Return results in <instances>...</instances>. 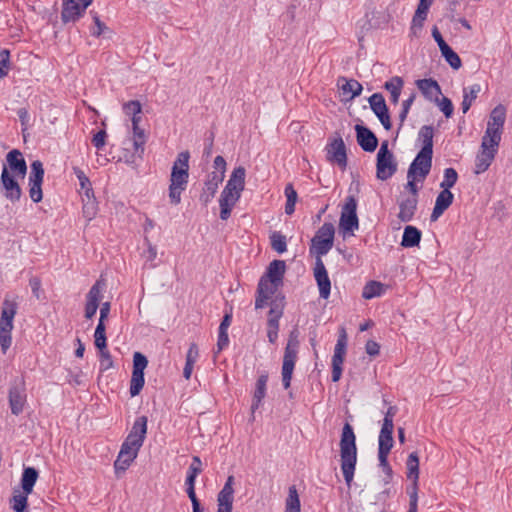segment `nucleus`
Wrapping results in <instances>:
<instances>
[{"instance_id":"21","label":"nucleus","mask_w":512,"mask_h":512,"mask_svg":"<svg viewBox=\"0 0 512 512\" xmlns=\"http://www.w3.org/2000/svg\"><path fill=\"white\" fill-rule=\"evenodd\" d=\"M454 200L453 193L446 189H442L436 197L435 205L432 210L430 220L432 222L438 220V218L451 206Z\"/></svg>"},{"instance_id":"59","label":"nucleus","mask_w":512,"mask_h":512,"mask_svg":"<svg viewBox=\"0 0 512 512\" xmlns=\"http://www.w3.org/2000/svg\"><path fill=\"white\" fill-rule=\"evenodd\" d=\"M199 357V349L196 343H191L186 354L187 364L194 365Z\"/></svg>"},{"instance_id":"23","label":"nucleus","mask_w":512,"mask_h":512,"mask_svg":"<svg viewBox=\"0 0 512 512\" xmlns=\"http://www.w3.org/2000/svg\"><path fill=\"white\" fill-rule=\"evenodd\" d=\"M416 85L427 100L438 101L441 88L436 80L432 78L420 79L416 81Z\"/></svg>"},{"instance_id":"45","label":"nucleus","mask_w":512,"mask_h":512,"mask_svg":"<svg viewBox=\"0 0 512 512\" xmlns=\"http://www.w3.org/2000/svg\"><path fill=\"white\" fill-rule=\"evenodd\" d=\"M343 80L345 81V83L341 86V89L344 94L350 93L351 99H353L361 94L363 87L357 80H354V79L346 80L345 78H343Z\"/></svg>"},{"instance_id":"4","label":"nucleus","mask_w":512,"mask_h":512,"mask_svg":"<svg viewBox=\"0 0 512 512\" xmlns=\"http://www.w3.org/2000/svg\"><path fill=\"white\" fill-rule=\"evenodd\" d=\"M299 330L294 328L290 331L287 345L284 350L283 364H282V384L285 389L291 385V379L297 360L299 349Z\"/></svg>"},{"instance_id":"13","label":"nucleus","mask_w":512,"mask_h":512,"mask_svg":"<svg viewBox=\"0 0 512 512\" xmlns=\"http://www.w3.org/2000/svg\"><path fill=\"white\" fill-rule=\"evenodd\" d=\"M432 157V153L419 151L410 164L407 173L411 176H418L419 182L424 181L431 171Z\"/></svg>"},{"instance_id":"30","label":"nucleus","mask_w":512,"mask_h":512,"mask_svg":"<svg viewBox=\"0 0 512 512\" xmlns=\"http://www.w3.org/2000/svg\"><path fill=\"white\" fill-rule=\"evenodd\" d=\"M133 129V145L136 153L144 152V144L146 142L145 132L140 128L141 118H131Z\"/></svg>"},{"instance_id":"28","label":"nucleus","mask_w":512,"mask_h":512,"mask_svg":"<svg viewBox=\"0 0 512 512\" xmlns=\"http://www.w3.org/2000/svg\"><path fill=\"white\" fill-rule=\"evenodd\" d=\"M421 236L422 233L418 228H416L415 226L408 225L404 229L401 240V246L405 248H412L418 246L421 240Z\"/></svg>"},{"instance_id":"17","label":"nucleus","mask_w":512,"mask_h":512,"mask_svg":"<svg viewBox=\"0 0 512 512\" xmlns=\"http://www.w3.org/2000/svg\"><path fill=\"white\" fill-rule=\"evenodd\" d=\"M327 159L336 162L340 168L345 169L347 166L346 147L341 136L335 138L327 146Z\"/></svg>"},{"instance_id":"33","label":"nucleus","mask_w":512,"mask_h":512,"mask_svg":"<svg viewBox=\"0 0 512 512\" xmlns=\"http://www.w3.org/2000/svg\"><path fill=\"white\" fill-rule=\"evenodd\" d=\"M419 140L422 142V148L420 151L428 152L433 154V136L434 129L430 125H424L419 131Z\"/></svg>"},{"instance_id":"54","label":"nucleus","mask_w":512,"mask_h":512,"mask_svg":"<svg viewBox=\"0 0 512 512\" xmlns=\"http://www.w3.org/2000/svg\"><path fill=\"white\" fill-rule=\"evenodd\" d=\"M10 63V52L8 50L0 51V79L8 74V67Z\"/></svg>"},{"instance_id":"51","label":"nucleus","mask_w":512,"mask_h":512,"mask_svg":"<svg viewBox=\"0 0 512 512\" xmlns=\"http://www.w3.org/2000/svg\"><path fill=\"white\" fill-rule=\"evenodd\" d=\"M416 99V93L413 92L406 100H404L402 102V109L399 113V127H398V131L402 128L406 118H407V115L409 113V110L413 104V102L415 101Z\"/></svg>"},{"instance_id":"49","label":"nucleus","mask_w":512,"mask_h":512,"mask_svg":"<svg viewBox=\"0 0 512 512\" xmlns=\"http://www.w3.org/2000/svg\"><path fill=\"white\" fill-rule=\"evenodd\" d=\"M368 102H369L370 108L374 112V114H377L381 110H384L385 108H387L385 99L381 93L372 94L369 97Z\"/></svg>"},{"instance_id":"20","label":"nucleus","mask_w":512,"mask_h":512,"mask_svg":"<svg viewBox=\"0 0 512 512\" xmlns=\"http://www.w3.org/2000/svg\"><path fill=\"white\" fill-rule=\"evenodd\" d=\"M240 197L241 194L238 192L226 188L223 189L219 199L220 218L222 220H227L230 217L231 211Z\"/></svg>"},{"instance_id":"16","label":"nucleus","mask_w":512,"mask_h":512,"mask_svg":"<svg viewBox=\"0 0 512 512\" xmlns=\"http://www.w3.org/2000/svg\"><path fill=\"white\" fill-rule=\"evenodd\" d=\"M314 278L319 288L320 297L322 299H328L331 292V281L321 258H316Z\"/></svg>"},{"instance_id":"50","label":"nucleus","mask_w":512,"mask_h":512,"mask_svg":"<svg viewBox=\"0 0 512 512\" xmlns=\"http://www.w3.org/2000/svg\"><path fill=\"white\" fill-rule=\"evenodd\" d=\"M123 112L131 116V118H141L139 114L142 112L141 103L138 100H131L123 104Z\"/></svg>"},{"instance_id":"8","label":"nucleus","mask_w":512,"mask_h":512,"mask_svg":"<svg viewBox=\"0 0 512 512\" xmlns=\"http://www.w3.org/2000/svg\"><path fill=\"white\" fill-rule=\"evenodd\" d=\"M407 478L412 480V485L407 489L409 495L408 512H417L418 502V479H419V457L417 452L409 454L406 462Z\"/></svg>"},{"instance_id":"43","label":"nucleus","mask_w":512,"mask_h":512,"mask_svg":"<svg viewBox=\"0 0 512 512\" xmlns=\"http://www.w3.org/2000/svg\"><path fill=\"white\" fill-rule=\"evenodd\" d=\"M94 343L95 346L99 349V351H103V349L107 348V338H106V326L105 324L98 323L94 333Z\"/></svg>"},{"instance_id":"60","label":"nucleus","mask_w":512,"mask_h":512,"mask_svg":"<svg viewBox=\"0 0 512 512\" xmlns=\"http://www.w3.org/2000/svg\"><path fill=\"white\" fill-rule=\"evenodd\" d=\"M143 443L144 441L136 437L134 438L133 436L128 434L121 446L129 447L132 448L133 450L139 451L140 448L143 446Z\"/></svg>"},{"instance_id":"47","label":"nucleus","mask_w":512,"mask_h":512,"mask_svg":"<svg viewBox=\"0 0 512 512\" xmlns=\"http://www.w3.org/2000/svg\"><path fill=\"white\" fill-rule=\"evenodd\" d=\"M217 190V185L210 183L209 181L206 180L204 183L203 190L200 194V201L205 205L208 204L215 196Z\"/></svg>"},{"instance_id":"34","label":"nucleus","mask_w":512,"mask_h":512,"mask_svg":"<svg viewBox=\"0 0 512 512\" xmlns=\"http://www.w3.org/2000/svg\"><path fill=\"white\" fill-rule=\"evenodd\" d=\"M481 91L479 84H473L463 90V100L461 103L462 112L465 114L470 109L472 102L477 98L478 93Z\"/></svg>"},{"instance_id":"10","label":"nucleus","mask_w":512,"mask_h":512,"mask_svg":"<svg viewBox=\"0 0 512 512\" xmlns=\"http://www.w3.org/2000/svg\"><path fill=\"white\" fill-rule=\"evenodd\" d=\"M16 177L10 173L7 165L4 164L0 176V189L3 196L12 203L18 202L22 196V189Z\"/></svg>"},{"instance_id":"31","label":"nucleus","mask_w":512,"mask_h":512,"mask_svg":"<svg viewBox=\"0 0 512 512\" xmlns=\"http://www.w3.org/2000/svg\"><path fill=\"white\" fill-rule=\"evenodd\" d=\"M404 85V81L399 76H394L390 80L386 81L384 88L390 93V101L393 104H397L399 97Z\"/></svg>"},{"instance_id":"62","label":"nucleus","mask_w":512,"mask_h":512,"mask_svg":"<svg viewBox=\"0 0 512 512\" xmlns=\"http://www.w3.org/2000/svg\"><path fill=\"white\" fill-rule=\"evenodd\" d=\"M202 472V462L198 456L192 458L187 474L198 476Z\"/></svg>"},{"instance_id":"12","label":"nucleus","mask_w":512,"mask_h":512,"mask_svg":"<svg viewBox=\"0 0 512 512\" xmlns=\"http://www.w3.org/2000/svg\"><path fill=\"white\" fill-rule=\"evenodd\" d=\"M9 406L13 415H19L23 412L26 403V388L23 378L15 379L9 388Z\"/></svg>"},{"instance_id":"40","label":"nucleus","mask_w":512,"mask_h":512,"mask_svg":"<svg viewBox=\"0 0 512 512\" xmlns=\"http://www.w3.org/2000/svg\"><path fill=\"white\" fill-rule=\"evenodd\" d=\"M506 113V107L502 104H498L490 112L488 122L496 124L497 126H504L506 121Z\"/></svg>"},{"instance_id":"52","label":"nucleus","mask_w":512,"mask_h":512,"mask_svg":"<svg viewBox=\"0 0 512 512\" xmlns=\"http://www.w3.org/2000/svg\"><path fill=\"white\" fill-rule=\"evenodd\" d=\"M148 366L147 357L141 352H135L133 354V369L132 372L144 373V370Z\"/></svg>"},{"instance_id":"64","label":"nucleus","mask_w":512,"mask_h":512,"mask_svg":"<svg viewBox=\"0 0 512 512\" xmlns=\"http://www.w3.org/2000/svg\"><path fill=\"white\" fill-rule=\"evenodd\" d=\"M93 20L96 26V29L91 31L92 36L99 37L104 30L107 29L106 25L100 20L99 16L95 13L93 16Z\"/></svg>"},{"instance_id":"53","label":"nucleus","mask_w":512,"mask_h":512,"mask_svg":"<svg viewBox=\"0 0 512 512\" xmlns=\"http://www.w3.org/2000/svg\"><path fill=\"white\" fill-rule=\"evenodd\" d=\"M87 199V203L83 205V215L88 221H90L95 217L97 213V205L95 203L94 196Z\"/></svg>"},{"instance_id":"26","label":"nucleus","mask_w":512,"mask_h":512,"mask_svg":"<svg viewBox=\"0 0 512 512\" xmlns=\"http://www.w3.org/2000/svg\"><path fill=\"white\" fill-rule=\"evenodd\" d=\"M418 198L408 197L399 203L398 218L402 222H409L413 219L417 210Z\"/></svg>"},{"instance_id":"15","label":"nucleus","mask_w":512,"mask_h":512,"mask_svg":"<svg viewBox=\"0 0 512 512\" xmlns=\"http://www.w3.org/2000/svg\"><path fill=\"white\" fill-rule=\"evenodd\" d=\"M235 478L229 475L217 495V512H232L234 501Z\"/></svg>"},{"instance_id":"61","label":"nucleus","mask_w":512,"mask_h":512,"mask_svg":"<svg viewBox=\"0 0 512 512\" xmlns=\"http://www.w3.org/2000/svg\"><path fill=\"white\" fill-rule=\"evenodd\" d=\"M407 179L408 182L405 186V188L412 194L411 197L418 198V187L416 185V182L418 181V176H411L409 173H407Z\"/></svg>"},{"instance_id":"9","label":"nucleus","mask_w":512,"mask_h":512,"mask_svg":"<svg viewBox=\"0 0 512 512\" xmlns=\"http://www.w3.org/2000/svg\"><path fill=\"white\" fill-rule=\"evenodd\" d=\"M339 228L345 234L353 233L359 228V220L357 216V200L353 195H349L345 199V203L341 210Z\"/></svg>"},{"instance_id":"37","label":"nucleus","mask_w":512,"mask_h":512,"mask_svg":"<svg viewBox=\"0 0 512 512\" xmlns=\"http://www.w3.org/2000/svg\"><path fill=\"white\" fill-rule=\"evenodd\" d=\"M284 193L286 196L285 213L287 215H292L295 211V204L298 198L297 192L294 189L293 185L291 183H288L285 186Z\"/></svg>"},{"instance_id":"1","label":"nucleus","mask_w":512,"mask_h":512,"mask_svg":"<svg viewBox=\"0 0 512 512\" xmlns=\"http://www.w3.org/2000/svg\"><path fill=\"white\" fill-rule=\"evenodd\" d=\"M285 271V261L273 260L268 265L266 273L260 278L256 290L255 309H263L271 299L267 319V337L271 344L277 342L279 320L283 316L286 305L285 296L282 293H276L283 284Z\"/></svg>"},{"instance_id":"18","label":"nucleus","mask_w":512,"mask_h":512,"mask_svg":"<svg viewBox=\"0 0 512 512\" xmlns=\"http://www.w3.org/2000/svg\"><path fill=\"white\" fill-rule=\"evenodd\" d=\"M355 131L357 143L365 152H373L376 150L378 138L369 128L357 124L355 125Z\"/></svg>"},{"instance_id":"48","label":"nucleus","mask_w":512,"mask_h":512,"mask_svg":"<svg viewBox=\"0 0 512 512\" xmlns=\"http://www.w3.org/2000/svg\"><path fill=\"white\" fill-rule=\"evenodd\" d=\"M104 286L105 284L101 280L96 281L86 296L87 301L99 304L102 298V290Z\"/></svg>"},{"instance_id":"38","label":"nucleus","mask_w":512,"mask_h":512,"mask_svg":"<svg viewBox=\"0 0 512 512\" xmlns=\"http://www.w3.org/2000/svg\"><path fill=\"white\" fill-rule=\"evenodd\" d=\"M145 384L144 373L132 372L129 393L131 397L138 396Z\"/></svg>"},{"instance_id":"14","label":"nucleus","mask_w":512,"mask_h":512,"mask_svg":"<svg viewBox=\"0 0 512 512\" xmlns=\"http://www.w3.org/2000/svg\"><path fill=\"white\" fill-rule=\"evenodd\" d=\"M347 336L344 329L337 339L332 357V381L338 382L342 375V364L346 355Z\"/></svg>"},{"instance_id":"19","label":"nucleus","mask_w":512,"mask_h":512,"mask_svg":"<svg viewBox=\"0 0 512 512\" xmlns=\"http://www.w3.org/2000/svg\"><path fill=\"white\" fill-rule=\"evenodd\" d=\"M7 167L14 176L24 178L27 173L26 161L18 149H13L6 155Z\"/></svg>"},{"instance_id":"56","label":"nucleus","mask_w":512,"mask_h":512,"mask_svg":"<svg viewBox=\"0 0 512 512\" xmlns=\"http://www.w3.org/2000/svg\"><path fill=\"white\" fill-rule=\"evenodd\" d=\"M499 145L500 141H498L497 139L487 138L486 136H483L480 148L497 154Z\"/></svg>"},{"instance_id":"36","label":"nucleus","mask_w":512,"mask_h":512,"mask_svg":"<svg viewBox=\"0 0 512 512\" xmlns=\"http://www.w3.org/2000/svg\"><path fill=\"white\" fill-rule=\"evenodd\" d=\"M384 285L378 281H369L363 288L362 297L364 299H372L379 297L384 293Z\"/></svg>"},{"instance_id":"3","label":"nucleus","mask_w":512,"mask_h":512,"mask_svg":"<svg viewBox=\"0 0 512 512\" xmlns=\"http://www.w3.org/2000/svg\"><path fill=\"white\" fill-rule=\"evenodd\" d=\"M189 159L188 151L180 152L173 163L170 184H169V200L173 205L181 202V194L186 190L189 179Z\"/></svg>"},{"instance_id":"27","label":"nucleus","mask_w":512,"mask_h":512,"mask_svg":"<svg viewBox=\"0 0 512 512\" xmlns=\"http://www.w3.org/2000/svg\"><path fill=\"white\" fill-rule=\"evenodd\" d=\"M496 153L481 149L476 155L474 173L479 175L490 167L495 159Z\"/></svg>"},{"instance_id":"46","label":"nucleus","mask_w":512,"mask_h":512,"mask_svg":"<svg viewBox=\"0 0 512 512\" xmlns=\"http://www.w3.org/2000/svg\"><path fill=\"white\" fill-rule=\"evenodd\" d=\"M458 180V173L454 168H446L444 170V177L442 182L440 183L441 189L450 190Z\"/></svg>"},{"instance_id":"6","label":"nucleus","mask_w":512,"mask_h":512,"mask_svg":"<svg viewBox=\"0 0 512 512\" xmlns=\"http://www.w3.org/2000/svg\"><path fill=\"white\" fill-rule=\"evenodd\" d=\"M335 227L330 222H325L311 239L310 253L317 258L326 255L334 244Z\"/></svg>"},{"instance_id":"39","label":"nucleus","mask_w":512,"mask_h":512,"mask_svg":"<svg viewBox=\"0 0 512 512\" xmlns=\"http://www.w3.org/2000/svg\"><path fill=\"white\" fill-rule=\"evenodd\" d=\"M73 172L79 180L80 188L87 198L93 197V189L89 178L79 167H73Z\"/></svg>"},{"instance_id":"58","label":"nucleus","mask_w":512,"mask_h":512,"mask_svg":"<svg viewBox=\"0 0 512 512\" xmlns=\"http://www.w3.org/2000/svg\"><path fill=\"white\" fill-rule=\"evenodd\" d=\"M132 460L126 458V457H122L121 458V455L118 453V456L114 462V469H115V472L116 474H118L119 472H125L129 466L132 464Z\"/></svg>"},{"instance_id":"63","label":"nucleus","mask_w":512,"mask_h":512,"mask_svg":"<svg viewBox=\"0 0 512 512\" xmlns=\"http://www.w3.org/2000/svg\"><path fill=\"white\" fill-rule=\"evenodd\" d=\"M107 137V133L105 130H100L96 134H94L92 138V144L97 148L101 149L105 146V140Z\"/></svg>"},{"instance_id":"24","label":"nucleus","mask_w":512,"mask_h":512,"mask_svg":"<svg viewBox=\"0 0 512 512\" xmlns=\"http://www.w3.org/2000/svg\"><path fill=\"white\" fill-rule=\"evenodd\" d=\"M393 430L394 424L383 423L378 440V451H381V454L384 456L386 451H391L393 447Z\"/></svg>"},{"instance_id":"5","label":"nucleus","mask_w":512,"mask_h":512,"mask_svg":"<svg viewBox=\"0 0 512 512\" xmlns=\"http://www.w3.org/2000/svg\"><path fill=\"white\" fill-rule=\"evenodd\" d=\"M18 304L16 301L5 298L2 304L0 317V344L3 353L11 346L13 330V319L17 313Z\"/></svg>"},{"instance_id":"2","label":"nucleus","mask_w":512,"mask_h":512,"mask_svg":"<svg viewBox=\"0 0 512 512\" xmlns=\"http://www.w3.org/2000/svg\"><path fill=\"white\" fill-rule=\"evenodd\" d=\"M341 469L348 487L353 481L357 463L356 436L349 423H345L340 439Z\"/></svg>"},{"instance_id":"57","label":"nucleus","mask_w":512,"mask_h":512,"mask_svg":"<svg viewBox=\"0 0 512 512\" xmlns=\"http://www.w3.org/2000/svg\"><path fill=\"white\" fill-rule=\"evenodd\" d=\"M113 367V360L107 348L100 351V370L106 371Z\"/></svg>"},{"instance_id":"22","label":"nucleus","mask_w":512,"mask_h":512,"mask_svg":"<svg viewBox=\"0 0 512 512\" xmlns=\"http://www.w3.org/2000/svg\"><path fill=\"white\" fill-rule=\"evenodd\" d=\"M268 382V373L262 372L256 380L255 390L253 393L251 414L254 415L255 411L260 407L262 400L266 396Z\"/></svg>"},{"instance_id":"41","label":"nucleus","mask_w":512,"mask_h":512,"mask_svg":"<svg viewBox=\"0 0 512 512\" xmlns=\"http://www.w3.org/2000/svg\"><path fill=\"white\" fill-rule=\"evenodd\" d=\"M270 244L272 249L279 254H282L287 250L286 237L279 231H274L271 233Z\"/></svg>"},{"instance_id":"35","label":"nucleus","mask_w":512,"mask_h":512,"mask_svg":"<svg viewBox=\"0 0 512 512\" xmlns=\"http://www.w3.org/2000/svg\"><path fill=\"white\" fill-rule=\"evenodd\" d=\"M147 423L148 418L146 416L142 415L137 417L132 425L129 435L145 441L147 434Z\"/></svg>"},{"instance_id":"32","label":"nucleus","mask_w":512,"mask_h":512,"mask_svg":"<svg viewBox=\"0 0 512 512\" xmlns=\"http://www.w3.org/2000/svg\"><path fill=\"white\" fill-rule=\"evenodd\" d=\"M28 495L23 490L18 488L13 490V496L10 499V506L15 512H29L28 510Z\"/></svg>"},{"instance_id":"29","label":"nucleus","mask_w":512,"mask_h":512,"mask_svg":"<svg viewBox=\"0 0 512 512\" xmlns=\"http://www.w3.org/2000/svg\"><path fill=\"white\" fill-rule=\"evenodd\" d=\"M39 477V473L34 467H25L21 476V488L26 494H31L33 487Z\"/></svg>"},{"instance_id":"42","label":"nucleus","mask_w":512,"mask_h":512,"mask_svg":"<svg viewBox=\"0 0 512 512\" xmlns=\"http://www.w3.org/2000/svg\"><path fill=\"white\" fill-rule=\"evenodd\" d=\"M300 499L294 486L289 488L285 512H300Z\"/></svg>"},{"instance_id":"7","label":"nucleus","mask_w":512,"mask_h":512,"mask_svg":"<svg viewBox=\"0 0 512 512\" xmlns=\"http://www.w3.org/2000/svg\"><path fill=\"white\" fill-rule=\"evenodd\" d=\"M397 171V162L393 153L388 148V142H382L377 153L376 159V177L385 181L391 178Z\"/></svg>"},{"instance_id":"55","label":"nucleus","mask_w":512,"mask_h":512,"mask_svg":"<svg viewBox=\"0 0 512 512\" xmlns=\"http://www.w3.org/2000/svg\"><path fill=\"white\" fill-rule=\"evenodd\" d=\"M435 102L438 104L440 110L444 113L446 118H450L452 116L454 107L452 101L449 98L443 97L442 99H438V101Z\"/></svg>"},{"instance_id":"25","label":"nucleus","mask_w":512,"mask_h":512,"mask_svg":"<svg viewBox=\"0 0 512 512\" xmlns=\"http://www.w3.org/2000/svg\"><path fill=\"white\" fill-rule=\"evenodd\" d=\"M246 170L243 166H238L232 171L229 180L224 188L230 189L241 194L245 188Z\"/></svg>"},{"instance_id":"11","label":"nucleus","mask_w":512,"mask_h":512,"mask_svg":"<svg viewBox=\"0 0 512 512\" xmlns=\"http://www.w3.org/2000/svg\"><path fill=\"white\" fill-rule=\"evenodd\" d=\"M29 174V196L34 203H39L43 198L42 183L44 179V168L40 160H35L30 165Z\"/></svg>"},{"instance_id":"44","label":"nucleus","mask_w":512,"mask_h":512,"mask_svg":"<svg viewBox=\"0 0 512 512\" xmlns=\"http://www.w3.org/2000/svg\"><path fill=\"white\" fill-rule=\"evenodd\" d=\"M447 63L455 70L459 69L462 65L461 59L458 54L450 47L447 46L440 51Z\"/></svg>"}]
</instances>
